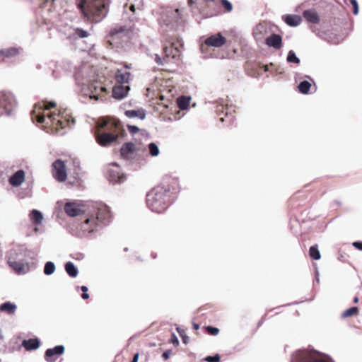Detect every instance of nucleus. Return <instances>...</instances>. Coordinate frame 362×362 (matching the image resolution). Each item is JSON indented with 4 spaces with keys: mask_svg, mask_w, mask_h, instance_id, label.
Segmentation results:
<instances>
[{
    "mask_svg": "<svg viewBox=\"0 0 362 362\" xmlns=\"http://www.w3.org/2000/svg\"><path fill=\"white\" fill-rule=\"evenodd\" d=\"M56 107V103L52 101L38 102L35 104L30 112L32 121L42 124L43 127L49 128L52 132H56L75 123L74 119L66 110H58L57 113Z\"/></svg>",
    "mask_w": 362,
    "mask_h": 362,
    "instance_id": "1",
    "label": "nucleus"
},
{
    "mask_svg": "<svg viewBox=\"0 0 362 362\" xmlns=\"http://www.w3.org/2000/svg\"><path fill=\"white\" fill-rule=\"evenodd\" d=\"M179 189L178 180L165 176L160 183L147 193L146 199L147 206L155 213H163L173 202L175 195Z\"/></svg>",
    "mask_w": 362,
    "mask_h": 362,
    "instance_id": "2",
    "label": "nucleus"
},
{
    "mask_svg": "<svg viewBox=\"0 0 362 362\" xmlns=\"http://www.w3.org/2000/svg\"><path fill=\"white\" fill-rule=\"evenodd\" d=\"M124 135L125 130L117 119L106 117L100 119L97 124L95 139L100 146H108Z\"/></svg>",
    "mask_w": 362,
    "mask_h": 362,
    "instance_id": "3",
    "label": "nucleus"
},
{
    "mask_svg": "<svg viewBox=\"0 0 362 362\" xmlns=\"http://www.w3.org/2000/svg\"><path fill=\"white\" fill-rule=\"evenodd\" d=\"M110 3V0H76V5L83 18L95 23L100 22L107 16Z\"/></svg>",
    "mask_w": 362,
    "mask_h": 362,
    "instance_id": "4",
    "label": "nucleus"
},
{
    "mask_svg": "<svg viewBox=\"0 0 362 362\" xmlns=\"http://www.w3.org/2000/svg\"><path fill=\"white\" fill-rule=\"evenodd\" d=\"M182 47L183 44L180 40L170 42L169 45L163 47L164 57L163 58L157 54L156 55L155 60L156 63L160 65H164L168 64L171 59L175 62L180 61Z\"/></svg>",
    "mask_w": 362,
    "mask_h": 362,
    "instance_id": "5",
    "label": "nucleus"
},
{
    "mask_svg": "<svg viewBox=\"0 0 362 362\" xmlns=\"http://www.w3.org/2000/svg\"><path fill=\"white\" fill-rule=\"evenodd\" d=\"M15 106V100L11 93L0 91V116L10 115Z\"/></svg>",
    "mask_w": 362,
    "mask_h": 362,
    "instance_id": "6",
    "label": "nucleus"
},
{
    "mask_svg": "<svg viewBox=\"0 0 362 362\" xmlns=\"http://www.w3.org/2000/svg\"><path fill=\"white\" fill-rule=\"evenodd\" d=\"M129 34V30L125 26L117 25L111 28L108 37V41L112 45L119 43L124 37H127Z\"/></svg>",
    "mask_w": 362,
    "mask_h": 362,
    "instance_id": "7",
    "label": "nucleus"
},
{
    "mask_svg": "<svg viewBox=\"0 0 362 362\" xmlns=\"http://www.w3.org/2000/svg\"><path fill=\"white\" fill-rule=\"evenodd\" d=\"M52 175L59 182H62L66 180L67 174L66 165L61 159L56 160L52 164Z\"/></svg>",
    "mask_w": 362,
    "mask_h": 362,
    "instance_id": "8",
    "label": "nucleus"
},
{
    "mask_svg": "<svg viewBox=\"0 0 362 362\" xmlns=\"http://www.w3.org/2000/svg\"><path fill=\"white\" fill-rule=\"evenodd\" d=\"M298 362H329L316 351H302L298 353Z\"/></svg>",
    "mask_w": 362,
    "mask_h": 362,
    "instance_id": "9",
    "label": "nucleus"
},
{
    "mask_svg": "<svg viewBox=\"0 0 362 362\" xmlns=\"http://www.w3.org/2000/svg\"><path fill=\"white\" fill-rule=\"evenodd\" d=\"M7 262L17 274H25L30 271V264L28 261L14 262V258L12 257L11 260Z\"/></svg>",
    "mask_w": 362,
    "mask_h": 362,
    "instance_id": "10",
    "label": "nucleus"
},
{
    "mask_svg": "<svg viewBox=\"0 0 362 362\" xmlns=\"http://www.w3.org/2000/svg\"><path fill=\"white\" fill-rule=\"evenodd\" d=\"M227 42L226 38L218 33L214 35H211L204 40V45L208 47H221L223 46Z\"/></svg>",
    "mask_w": 362,
    "mask_h": 362,
    "instance_id": "11",
    "label": "nucleus"
},
{
    "mask_svg": "<svg viewBox=\"0 0 362 362\" xmlns=\"http://www.w3.org/2000/svg\"><path fill=\"white\" fill-rule=\"evenodd\" d=\"M28 252L27 250L18 247L12 249L9 251L8 255V261L11 260V258H14V262L27 261Z\"/></svg>",
    "mask_w": 362,
    "mask_h": 362,
    "instance_id": "12",
    "label": "nucleus"
},
{
    "mask_svg": "<svg viewBox=\"0 0 362 362\" xmlns=\"http://www.w3.org/2000/svg\"><path fill=\"white\" fill-rule=\"evenodd\" d=\"M64 346L63 345H58L52 349H48L45 353V359L47 362H54L57 356H61L64 352Z\"/></svg>",
    "mask_w": 362,
    "mask_h": 362,
    "instance_id": "13",
    "label": "nucleus"
},
{
    "mask_svg": "<svg viewBox=\"0 0 362 362\" xmlns=\"http://www.w3.org/2000/svg\"><path fill=\"white\" fill-rule=\"evenodd\" d=\"M121 157L125 160H130L136 156V147L134 143L127 142L123 144L120 149Z\"/></svg>",
    "mask_w": 362,
    "mask_h": 362,
    "instance_id": "14",
    "label": "nucleus"
},
{
    "mask_svg": "<svg viewBox=\"0 0 362 362\" xmlns=\"http://www.w3.org/2000/svg\"><path fill=\"white\" fill-rule=\"evenodd\" d=\"M98 224V223L95 216H90L81 223V228L85 232L91 233L96 229Z\"/></svg>",
    "mask_w": 362,
    "mask_h": 362,
    "instance_id": "15",
    "label": "nucleus"
},
{
    "mask_svg": "<svg viewBox=\"0 0 362 362\" xmlns=\"http://www.w3.org/2000/svg\"><path fill=\"white\" fill-rule=\"evenodd\" d=\"M129 90V87L127 85H115L112 88V96L118 100L122 99Z\"/></svg>",
    "mask_w": 362,
    "mask_h": 362,
    "instance_id": "16",
    "label": "nucleus"
},
{
    "mask_svg": "<svg viewBox=\"0 0 362 362\" xmlns=\"http://www.w3.org/2000/svg\"><path fill=\"white\" fill-rule=\"evenodd\" d=\"M265 43L269 47H272L276 49H279L282 47V37L278 34H272L266 38Z\"/></svg>",
    "mask_w": 362,
    "mask_h": 362,
    "instance_id": "17",
    "label": "nucleus"
},
{
    "mask_svg": "<svg viewBox=\"0 0 362 362\" xmlns=\"http://www.w3.org/2000/svg\"><path fill=\"white\" fill-rule=\"evenodd\" d=\"M18 54V49L15 47L1 49L0 50V62H4L7 59L16 57Z\"/></svg>",
    "mask_w": 362,
    "mask_h": 362,
    "instance_id": "18",
    "label": "nucleus"
},
{
    "mask_svg": "<svg viewBox=\"0 0 362 362\" xmlns=\"http://www.w3.org/2000/svg\"><path fill=\"white\" fill-rule=\"evenodd\" d=\"M97 221L105 222L110 218V211L107 206H102L98 208L96 217Z\"/></svg>",
    "mask_w": 362,
    "mask_h": 362,
    "instance_id": "19",
    "label": "nucleus"
},
{
    "mask_svg": "<svg viewBox=\"0 0 362 362\" xmlns=\"http://www.w3.org/2000/svg\"><path fill=\"white\" fill-rule=\"evenodd\" d=\"M25 180V173L23 170L16 172L10 178L9 182L12 186H20Z\"/></svg>",
    "mask_w": 362,
    "mask_h": 362,
    "instance_id": "20",
    "label": "nucleus"
},
{
    "mask_svg": "<svg viewBox=\"0 0 362 362\" xmlns=\"http://www.w3.org/2000/svg\"><path fill=\"white\" fill-rule=\"evenodd\" d=\"M64 211L66 214L71 217L79 215L81 212V209L76 205V203L69 202L64 206Z\"/></svg>",
    "mask_w": 362,
    "mask_h": 362,
    "instance_id": "21",
    "label": "nucleus"
},
{
    "mask_svg": "<svg viewBox=\"0 0 362 362\" xmlns=\"http://www.w3.org/2000/svg\"><path fill=\"white\" fill-rule=\"evenodd\" d=\"M303 16L305 20L310 23L315 24L320 23V17L314 9H308L304 11Z\"/></svg>",
    "mask_w": 362,
    "mask_h": 362,
    "instance_id": "22",
    "label": "nucleus"
},
{
    "mask_svg": "<svg viewBox=\"0 0 362 362\" xmlns=\"http://www.w3.org/2000/svg\"><path fill=\"white\" fill-rule=\"evenodd\" d=\"M40 344V341L38 339H25L22 341V346L27 351H32L37 349Z\"/></svg>",
    "mask_w": 362,
    "mask_h": 362,
    "instance_id": "23",
    "label": "nucleus"
},
{
    "mask_svg": "<svg viewBox=\"0 0 362 362\" xmlns=\"http://www.w3.org/2000/svg\"><path fill=\"white\" fill-rule=\"evenodd\" d=\"M284 22L290 26H297L301 21V17L298 15H286L283 16Z\"/></svg>",
    "mask_w": 362,
    "mask_h": 362,
    "instance_id": "24",
    "label": "nucleus"
},
{
    "mask_svg": "<svg viewBox=\"0 0 362 362\" xmlns=\"http://www.w3.org/2000/svg\"><path fill=\"white\" fill-rule=\"evenodd\" d=\"M267 34V28L264 25L259 23L253 30V36L257 40H261Z\"/></svg>",
    "mask_w": 362,
    "mask_h": 362,
    "instance_id": "25",
    "label": "nucleus"
},
{
    "mask_svg": "<svg viewBox=\"0 0 362 362\" xmlns=\"http://www.w3.org/2000/svg\"><path fill=\"white\" fill-rule=\"evenodd\" d=\"M216 112H226V117H221L219 119V120L221 122H223L226 121V122L230 124V123H232L234 121L235 117L233 115H228V107H224L223 105H218L216 107Z\"/></svg>",
    "mask_w": 362,
    "mask_h": 362,
    "instance_id": "26",
    "label": "nucleus"
},
{
    "mask_svg": "<svg viewBox=\"0 0 362 362\" xmlns=\"http://www.w3.org/2000/svg\"><path fill=\"white\" fill-rule=\"evenodd\" d=\"M129 77L130 74L127 71H118L115 75L116 81L119 83V85H126L129 82Z\"/></svg>",
    "mask_w": 362,
    "mask_h": 362,
    "instance_id": "27",
    "label": "nucleus"
},
{
    "mask_svg": "<svg viewBox=\"0 0 362 362\" xmlns=\"http://www.w3.org/2000/svg\"><path fill=\"white\" fill-rule=\"evenodd\" d=\"M0 310L9 315H13L16 310V305L11 302H6L0 305Z\"/></svg>",
    "mask_w": 362,
    "mask_h": 362,
    "instance_id": "28",
    "label": "nucleus"
},
{
    "mask_svg": "<svg viewBox=\"0 0 362 362\" xmlns=\"http://www.w3.org/2000/svg\"><path fill=\"white\" fill-rule=\"evenodd\" d=\"M109 179L113 182H122L124 180V176L123 175H120L118 170H110Z\"/></svg>",
    "mask_w": 362,
    "mask_h": 362,
    "instance_id": "29",
    "label": "nucleus"
},
{
    "mask_svg": "<svg viewBox=\"0 0 362 362\" xmlns=\"http://www.w3.org/2000/svg\"><path fill=\"white\" fill-rule=\"evenodd\" d=\"M31 221L35 225H39L42 223L43 219L42 214L37 210L33 209L30 214Z\"/></svg>",
    "mask_w": 362,
    "mask_h": 362,
    "instance_id": "30",
    "label": "nucleus"
},
{
    "mask_svg": "<svg viewBox=\"0 0 362 362\" xmlns=\"http://www.w3.org/2000/svg\"><path fill=\"white\" fill-rule=\"evenodd\" d=\"M65 270L71 277H76L78 274V269L71 262H69L65 264Z\"/></svg>",
    "mask_w": 362,
    "mask_h": 362,
    "instance_id": "31",
    "label": "nucleus"
},
{
    "mask_svg": "<svg viewBox=\"0 0 362 362\" xmlns=\"http://www.w3.org/2000/svg\"><path fill=\"white\" fill-rule=\"evenodd\" d=\"M157 95L158 97L156 98V99L159 100V102H157L158 105H163L164 107H168V106L172 104L171 98L165 99L164 95L160 93H158Z\"/></svg>",
    "mask_w": 362,
    "mask_h": 362,
    "instance_id": "32",
    "label": "nucleus"
},
{
    "mask_svg": "<svg viewBox=\"0 0 362 362\" xmlns=\"http://www.w3.org/2000/svg\"><path fill=\"white\" fill-rule=\"evenodd\" d=\"M89 88L93 94V96H90V98H94L95 99H98L99 93H98V88L99 89L100 92H105L106 91L105 87H104L103 86H100L99 87H98L95 84H91Z\"/></svg>",
    "mask_w": 362,
    "mask_h": 362,
    "instance_id": "33",
    "label": "nucleus"
},
{
    "mask_svg": "<svg viewBox=\"0 0 362 362\" xmlns=\"http://www.w3.org/2000/svg\"><path fill=\"white\" fill-rule=\"evenodd\" d=\"M309 255L312 259L315 260H318L320 259L321 255L317 245H313L310 247Z\"/></svg>",
    "mask_w": 362,
    "mask_h": 362,
    "instance_id": "34",
    "label": "nucleus"
},
{
    "mask_svg": "<svg viewBox=\"0 0 362 362\" xmlns=\"http://www.w3.org/2000/svg\"><path fill=\"white\" fill-rule=\"evenodd\" d=\"M311 87V83L308 81H301L298 85V90L300 93L303 94H307L309 93L310 88Z\"/></svg>",
    "mask_w": 362,
    "mask_h": 362,
    "instance_id": "35",
    "label": "nucleus"
},
{
    "mask_svg": "<svg viewBox=\"0 0 362 362\" xmlns=\"http://www.w3.org/2000/svg\"><path fill=\"white\" fill-rule=\"evenodd\" d=\"M358 314V308L357 307H351L346 310L341 315L343 318H346Z\"/></svg>",
    "mask_w": 362,
    "mask_h": 362,
    "instance_id": "36",
    "label": "nucleus"
},
{
    "mask_svg": "<svg viewBox=\"0 0 362 362\" xmlns=\"http://www.w3.org/2000/svg\"><path fill=\"white\" fill-rule=\"evenodd\" d=\"M177 103L180 109L185 110L189 105V100L187 98L182 96L177 98Z\"/></svg>",
    "mask_w": 362,
    "mask_h": 362,
    "instance_id": "37",
    "label": "nucleus"
},
{
    "mask_svg": "<svg viewBox=\"0 0 362 362\" xmlns=\"http://www.w3.org/2000/svg\"><path fill=\"white\" fill-rule=\"evenodd\" d=\"M55 270V266L53 262H47L44 268V273L46 275H50L54 273Z\"/></svg>",
    "mask_w": 362,
    "mask_h": 362,
    "instance_id": "38",
    "label": "nucleus"
},
{
    "mask_svg": "<svg viewBox=\"0 0 362 362\" xmlns=\"http://www.w3.org/2000/svg\"><path fill=\"white\" fill-rule=\"evenodd\" d=\"M287 61L290 63H295L298 64L300 63V59L298 57H296L295 52L293 50H290L288 52V56H287Z\"/></svg>",
    "mask_w": 362,
    "mask_h": 362,
    "instance_id": "39",
    "label": "nucleus"
},
{
    "mask_svg": "<svg viewBox=\"0 0 362 362\" xmlns=\"http://www.w3.org/2000/svg\"><path fill=\"white\" fill-rule=\"evenodd\" d=\"M149 153L151 156H157L159 154V149L155 143H150L148 144Z\"/></svg>",
    "mask_w": 362,
    "mask_h": 362,
    "instance_id": "40",
    "label": "nucleus"
},
{
    "mask_svg": "<svg viewBox=\"0 0 362 362\" xmlns=\"http://www.w3.org/2000/svg\"><path fill=\"white\" fill-rule=\"evenodd\" d=\"M170 18H172V21L177 22L180 19L182 18L181 11L179 8H176L174 11H172Z\"/></svg>",
    "mask_w": 362,
    "mask_h": 362,
    "instance_id": "41",
    "label": "nucleus"
},
{
    "mask_svg": "<svg viewBox=\"0 0 362 362\" xmlns=\"http://www.w3.org/2000/svg\"><path fill=\"white\" fill-rule=\"evenodd\" d=\"M344 2L348 4H350L353 6V13L356 15L358 13V6L356 0H344Z\"/></svg>",
    "mask_w": 362,
    "mask_h": 362,
    "instance_id": "42",
    "label": "nucleus"
},
{
    "mask_svg": "<svg viewBox=\"0 0 362 362\" xmlns=\"http://www.w3.org/2000/svg\"><path fill=\"white\" fill-rule=\"evenodd\" d=\"M75 33L80 38L87 37L89 35L87 31L83 30L82 28H76L75 30Z\"/></svg>",
    "mask_w": 362,
    "mask_h": 362,
    "instance_id": "43",
    "label": "nucleus"
},
{
    "mask_svg": "<svg viewBox=\"0 0 362 362\" xmlns=\"http://www.w3.org/2000/svg\"><path fill=\"white\" fill-rule=\"evenodd\" d=\"M206 330L209 334L213 336H216L219 333V329L218 328L211 326L206 327Z\"/></svg>",
    "mask_w": 362,
    "mask_h": 362,
    "instance_id": "44",
    "label": "nucleus"
},
{
    "mask_svg": "<svg viewBox=\"0 0 362 362\" xmlns=\"http://www.w3.org/2000/svg\"><path fill=\"white\" fill-rule=\"evenodd\" d=\"M221 3L227 12H230L233 10L232 4L228 0H221Z\"/></svg>",
    "mask_w": 362,
    "mask_h": 362,
    "instance_id": "45",
    "label": "nucleus"
},
{
    "mask_svg": "<svg viewBox=\"0 0 362 362\" xmlns=\"http://www.w3.org/2000/svg\"><path fill=\"white\" fill-rule=\"evenodd\" d=\"M177 331L180 334L183 343L187 344L188 342V337L186 335L185 330L181 329L180 328H177Z\"/></svg>",
    "mask_w": 362,
    "mask_h": 362,
    "instance_id": "46",
    "label": "nucleus"
},
{
    "mask_svg": "<svg viewBox=\"0 0 362 362\" xmlns=\"http://www.w3.org/2000/svg\"><path fill=\"white\" fill-rule=\"evenodd\" d=\"M204 360L207 362H219L220 361V356L218 354H216L214 356H206Z\"/></svg>",
    "mask_w": 362,
    "mask_h": 362,
    "instance_id": "47",
    "label": "nucleus"
},
{
    "mask_svg": "<svg viewBox=\"0 0 362 362\" xmlns=\"http://www.w3.org/2000/svg\"><path fill=\"white\" fill-rule=\"evenodd\" d=\"M81 291H83V293L81 295V297L83 299H88L89 298V295L87 293L88 288L85 286H81Z\"/></svg>",
    "mask_w": 362,
    "mask_h": 362,
    "instance_id": "48",
    "label": "nucleus"
},
{
    "mask_svg": "<svg viewBox=\"0 0 362 362\" xmlns=\"http://www.w3.org/2000/svg\"><path fill=\"white\" fill-rule=\"evenodd\" d=\"M124 114L127 117L129 118L136 117V110H126Z\"/></svg>",
    "mask_w": 362,
    "mask_h": 362,
    "instance_id": "49",
    "label": "nucleus"
},
{
    "mask_svg": "<svg viewBox=\"0 0 362 362\" xmlns=\"http://www.w3.org/2000/svg\"><path fill=\"white\" fill-rule=\"evenodd\" d=\"M146 113L144 109H137V118L143 119L145 118Z\"/></svg>",
    "mask_w": 362,
    "mask_h": 362,
    "instance_id": "50",
    "label": "nucleus"
},
{
    "mask_svg": "<svg viewBox=\"0 0 362 362\" xmlns=\"http://www.w3.org/2000/svg\"><path fill=\"white\" fill-rule=\"evenodd\" d=\"M207 6H210L211 4H216L218 0H202Z\"/></svg>",
    "mask_w": 362,
    "mask_h": 362,
    "instance_id": "51",
    "label": "nucleus"
},
{
    "mask_svg": "<svg viewBox=\"0 0 362 362\" xmlns=\"http://www.w3.org/2000/svg\"><path fill=\"white\" fill-rule=\"evenodd\" d=\"M352 245L357 250L362 251V242H354Z\"/></svg>",
    "mask_w": 362,
    "mask_h": 362,
    "instance_id": "52",
    "label": "nucleus"
},
{
    "mask_svg": "<svg viewBox=\"0 0 362 362\" xmlns=\"http://www.w3.org/2000/svg\"><path fill=\"white\" fill-rule=\"evenodd\" d=\"M171 353L172 351L170 350H168L163 354L162 357L163 358L164 360L166 361L169 358Z\"/></svg>",
    "mask_w": 362,
    "mask_h": 362,
    "instance_id": "53",
    "label": "nucleus"
},
{
    "mask_svg": "<svg viewBox=\"0 0 362 362\" xmlns=\"http://www.w3.org/2000/svg\"><path fill=\"white\" fill-rule=\"evenodd\" d=\"M171 342L176 346L179 344V341L174 334H172Z\"/></svg>",
    "mask_w": 362,
    "mask_h": 362,
    "instance_id": "54",
    "label": "nucleus"
},
{
    "mask_svg": "<svg viewBox=\"0 0 362 362\" xmlns=\"http://www.w3.org/2000/svg\"><path fill=\"white\" fill-rule=\"evenodd\" d=\"M127 127L131 134H134L136 133V126L127 125Z\"/></svg>",
    "mask_w": 362,
    "mask_h": 362,
    "instance_id": "55",
    "label": "nucleus"
},
{
    "mask_svg": "<svg viewBox=\"0 0 362 362\" xmlns=\"http://www.w3.org/2000/svg\"><path fill=\"white\" fill-rule=\"evenodd\" d=\"M197 0H187V4L189 6H192Z\"/></svg>",
    "mask_w": 362,
    "mask_h": 362,
    "instance_id": "56",
    "label": "nucleus"
},
{
    "mask_svg": "<svg viewBox=\"0 0 362 362\" xmlns=\"http://www.w3.org/2000/svg\"><path fill=\"white\" fill-rule=\"evenodd\" d=\"M129 9H130L132 12H134V11H135V6H134V4H130V6H129Z\"/></svg>",
    "mask_w": 362,
    "mask_h": 362,
    "instance_id": "57",
    "label": "nucleus"
},
{
    "mask_svg": "<svg viewBox=\"0 0 362 362\" xmlns=\"http://www.w3.org/2000/svg\"><path fill=\"white\" fill-rule=\"evenodd\" d=\"M193 328L195 329V330H198L199 328V325L197 323H193Z\"/></svg>",
    "mask_w": 362,
    "mask_h": 362,
    "instance_id": "58",
    "label": "nucleus"
},
{
    "mask_svg": "<svg viewBox=\"0 0 362 362\" xmlns=\"http://www.w3.org/2000/svg\"><path fill=\"white\" fill-rule=\"evenodd\" d=\"M358 301H359V298H358V296H356V297L354 298V303H358Z\"/></svg>",
    "mask_w": 362,
    "mask_h": 362,
    "instance_id": "59",
    "label": "nucleus"
},
{
    "mask_svg": "<svg viewBox=\"0 0 362 362\" xmlns=\"http://www.w3.org/2000/svg\"><path fill=\"white\" fill-rule=\"evenodd\" d=\"M146 91H147L146 96H147V97H149V96H150V88H148L146 89Z\"/></svg>",
    "mask_w": 362,
    "mask_h": 362,
    "instance_id": "60",
    "label": "nucleus"
},
{
    "mask_svg": "<svg viewBox=\"0 0 362 362\" xmlns=\"http://www.w3.org/2000/svg\"><path fill=\"white\" fill-rule=\"evenodd\" d=\"M206 14L207 16H211L214 15V14H215V13H214V12H209V13L207 12Z\"/></svg>",
    "mask_w": 362,
    "mask_h": 362,
    "instance_id": "61",
    "label": "nucleus"
},
{
    "mask_svg": "<svg viewBox=\"0 0 362 362\" xmlns=\"http://www.w3.org/2000/svg\"><path fill=\"white\" fill-rule=\"evenodd\" d=\"M132 362H136V354L133 356Z\"/></svg>",
    "mask_w": 362,
    "mask_h": 362,
    "instance_id": "62",
    "label": "nucleus"
},
{
    "mask_svg": "<svg viewBox=\"0 0 362 362\" xmlns=\"http://www.w3.org/2000/svg\"><path fill=\"white\" fill-rule=\"evenodd\" d=\"M47 132H49V129L52 132V133H58L59 132H52L49 128H47Z\"/></svg>",
    "mask_w": 362,
    "mask_h": 362,
    "instance_id": "63",
    "label": "nucleus"
}]
</instances>
